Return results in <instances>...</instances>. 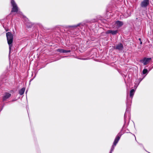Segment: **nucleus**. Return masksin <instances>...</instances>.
I'll list each match as a JSON object with an SVG mask.
<instances>
[{
  "mask_svg": "<svg viewBox=\"0 0 153 153\" xmlns=\"http://www.w3.org/2000/svg\"><path fill=\"white\" fill-rule=\"evenodd\" d=\"M11 4L13 7L12 12H17L18 11V7L15 2L13 0L11 1Z\"/></svg>",
  "mask_w": 153,
  "mask_h": 153,
  "instance_id": "f03ea898",
  "label": "nucleus"
},
{
  "mask_svg": "<svg viewBox=\"0 0 153 153\" xmlns=\"http://www.w3.org/2000/svg\"><path fill=\"white\" fill-rule=\"evenodd\" d=\"M121 136L120 135H118L116 137L113 143H117L120 139Z\"/></svg>",
  "mask_w": 153,
  "mask_h": 153,
  "instance_id": "9d476101",
  "label": "nucleus"
},
{
  "mask_svg": "<svg viewBox=\"0 0 153 153\" xmlns=\"http://www.w3.org/2000/svg\"><path fill=\"white\" fill-rule=\"evenodd\" d=\"M18 13H19V14H20V15H22V13L21 12H19Z\"/></svg>",
  "mask_w": 153,
  "mask_h": 153,
  "instance_id": "f3484780",
  "label": "nucleus"
},
{
  "mask_svg": "<svg viewBox=\"0 0 153 153\" xmlns=\"http://www.w3.org/2000/svg\"><path fill=\"white\" fill-rule=\"evenodd\" d=\"M123 47L122 44L119 43L116 46V49H118L119 50H121L123 48Z\"/></svg>",
  "mask_w": 153,
  "mask_h": 153,
  "instance_id": "0eeeda50",
  "label": "nucleus"
},
{
  "mask_svg": "<svg viewBox=\"0 0 153 153\" xmlns=\"http://www.w3.org/2000/svg\"><path fill=\"white\" fill-rule=\"evenodd\" d=\"M117 30H108L106 32V34L111 33L112 34L114 35L116 34L117 33Z\"/></svg>",
  "mask_w": 153,
  "mask_h": 153,
  "instance_id": "6e6552de",
  "label": "nucleus"
},
{
  "mask_svg": "<svg viewBox=\"0 0 153 153\" xmlns=\"http://www.w3.org/2000/svg\"><path fill=\"white\" fill-rule=\"evenodd\" d=\"M135 90L134 89H131L130 91V97L132 99L133 97L134 94Z\"/></svg>",
  "mask_w": 153,
  "mask_h": 153,
  "instance_id": "9b49d317",
  "label": "nucleus"
},
{
  "mask_svg": "<svg viewBox=\"0 0 153 153\" xmlns=\"http://www.w3.org/2000/svg\"><path fill=\"white\" fill-rule=\"evenodd\" d=\"M149 0H144L141 3L140 6L142 7H145L149 4Z\"/></svg>",
  "mask_w": 153,
  "mask_h": 153,
  "instance_id": "7ed1b4c3",
  "label": "nucleus"
},
{
  "mask_svg": "<svg viewBox=\"0 0 153 153\" xmlns=\"http://www.w3.org/2000/svg\"><path fill=\"white\" fill-rule=\"evenodd\" d=\"M151 58H144L143 60L140 61L141 62L143 63L144 65H146L149 62L150 60H151Z\"/></svg>",
  "mask_w": 153,
  "mask_h": 153,
  "instance_id": "20e7f679",
  "label": "nucleus"
},
{
  "mask_svg": "<svg viewBox=\"0 0 153 153\" xmlns=\"http://www.w3.org/2000/svg\"><path fill=\"white\" fill-rule=\"evenodd\" d=\"M129 14H128V16H130V15H131V13H130V12H129Z\"/></svg>",
  "mask_w": 153,
  "mask_h": 153,
  "instance_id": "a211bd4d",
  "label": "nucleus"
},
{
  "mask_svg": "<svg viewBox=\"0 0 153 153\" xmlns=\"http://www.w3.org/2000/svg\"><path fill=\"white\" fill-rule=\"evenodd\" d=\"M83 59V60H85L86 59Z\"/></svg>",
  "mask_w": 153,
  "mask_h": 153,
  "instance_id": "6ab92c4d",
  "label": "nucleus"
},
{
  "mask_svg": "<svg viewBox=\"0 0 153 153\" xmlns=\"http://www.w3.org/2000/svg\"><path fill=\"white\" fill-rule=\"evenodd\" d=\"M140 44H142V42H140Z\"/></svg>",
  "mask_w": 153,
  "mask_h": 153,
  "instance_id": "aec40b11",
  "label": "nucleus"
},
{
  "mask_svg": "<svg viewBox=\"0 0 153 153\" xmlns=\"http://www.w3.org/2000/svg\"><path fill=\"white\" fill-rule=\"evenodd\" d=\"M7 43L9 45L10 52L12 46V43L13 42V36L11 33L8 32L6 34Z\"/></svg>",
  "mask_w": 153,
  "mask_h": 153,
  "instance_id": "f257e3e1",
  "label": "nucleus"
},
{
  "mask_svg": "<svg viewBox=\"0 0 153 153\" xmlns=\"http://www.w3.org/2000/svg\"><path fill=\"white\" fill-rule=\"evenodd\" d=\"M27 92V91H26V93Z\"/></svg>",
  "mask_w": 153,
  "mask_h": 153,
  "instance_id": "4be33fe9",
  "label": "nucleus"
},
{
  "mask_svg": "<svg viewBox=\"0 0 153 153\" xmlns=\"http://www.w3.org/2000/svg\"><path fill=\"white\" fill-rule=\"evenodd\" d=\"M123 24V23L122 22L119 21H117L114 23V24L117 28H119L122 26Z\"/></svg>",
  "mask_w": 153,
  "mask_h": 153,
  "instance_id": "39448f33",
  "label": "nucleus"
},
{
  "mask_svg": "<svg viewBox=\"0 0 153 153\" xmlns=\"http://www.w3.org/2000/svg\"><path fill=\"white\" fill-rule=\"evenodd\" d=\"M116 144H113L111 148V149L110 152L109 153H112V152L113 151L114 147L116 146Z\"/></svg>",
  "mask_w": 153,
  "mask_h": 153,
  "instance_id": "4468645a",
  "label": "nucleus"
},
{
  "mask_svg": "<svg viewBox=\"0 0 153 153\" xmlns=\"http://www.w3.org/2000/svg\"><path fill=\"white\" fill-rule=\"evenodd\" d=\"M80 25V23H79L76 25H72V26H69V27L76 28V27H77L79 26Z\"/></svg>",
  "mask_w": 153,
  "mask_h": 153,
  "instance_id": "2eb2a0df",
  "label": "nucleus"
},
{
  "mask_svg": "<svg viewBox=\"0 0 153 153\" xmlns=\"http://www.w3.org/2000/svg\"><path fill=\"white\" fill-rule=\"evenodd\" d=\"M25 90V88H22L19 91V94L20 95H22L24 93V92Z\"/></svg>",
  "mask_w": 153,
  "mask_h": 153,
  "instance_id": "f8f14e48",
  "label": "nucleus"
},
{
  "mask_svg": "<svg viewBox=\"0 0 153 153\" xmlns=\"http://www.w3.org/2000/svg\"><path fill=\"white\" fill-rule=\"evenodd\" d=\"M57 51L58 52H60L61 53H67L68 52H70L71 51L70 50H65L63 49H59L57 50Z\"/></svg>",
  "mask_w": 153,
  "mask_h": 153,
  "instance_id": "1a4fd4ad",
  "label": "nucleus"
},
{
  "mask_svg": "<svg viewBox=\"0 0 153 153\" xmlns=\"http://www.w3.org/2000/svg\"><path fill=\"white\" fill-rule=\"evenodd\" d=\"M147 70L146 69H144L143 71V74H145L147 72Z\"/></svg>",
  "mask_w": 153,
  "mask_h": 153,
  "instance_id": "dca6fc26",
  "label": "nucleus"
},
{
  "mask_svg": "<svg viewBox=\"0 0 153 153\" xmlns=\"http://www.w3.org/2000/svg\"><path fill=\"white\" fill-rule=\"evenodd\" d=\"M127 114L128 115V116H129L130 114H129V111H127V110L126 111V112L125 113V114H124V118L125 119L126 118V117L127 115Z\"/></svg>",
  "mask_w": 153,
  "mask_h": 153,
  "instance_id": "ddd939ff",
  "label": "nucleus"
},
{
  "mask_svg": "<svg viewBox=\"0 0 153 153\" xmlns=\"http://www.w3.org/2000/svg\"><path fill=\"white\" fill-rule=\"evenodd\" d=\"M139 39L140 40H140H141V39H140V38H139Z\"/></svg>",
  "mask_w": 153,
  "mask_h": 153,
  "instance_id": "412c9836",
  "label": "nucleus"
},
{
  "mask_svg": "<svg viewBox=\"0 0 153 153\" xmlns=\"http://www.w3.org/2000/svg\"><path fill=\"white\" fill-rule=\"evenodd\" d=\"M11 95L10 94L6 93L4 96L3 100V101H6L11 96Z\"/></svg>",
  "mask_w": 153,
  "mask_h": 153,
  "instance_id": "423d86ee",
  "label": "nucleus"
}]
</instances>
